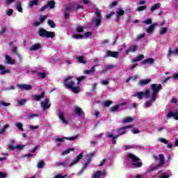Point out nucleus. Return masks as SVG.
<instances>
[{
    "label": "nucleus",
    "mask_w": 178,
    "mask_h": 178,
    "mask_svg": "<svg viewBox=\"0 0 178 178\" xmlns=\"http://www.w3.org/2000/svg\"><path fill=\"white\" fill-rule=\"evenodd\" d=\"M95 22L97 27H99V26H101V23H102L101 18H96Z\"/></svg>",
    "instance_id": "38"
},
{
    "label": "nucleus",
    "mask_w": 178,
    "mask_h": 178,
    "mask_svg": "<svg viewBox=\"0 0 178 178\" xmlns=\"http://www.w3.org/2000/svg\"><path fill=\"white\" fill-rule=\"evenodd\" d=\"M82 159H83V153H81L76 156L75 160L70 164V166H73L74 165H76V163H77V162H79Z\"/></svg>",
    "instance_id": "18"
},
{
    "label": "nucleus",
    "mask_w": 178,
    "mask_h": 178,
    "mask_svg": "<svg viewBox=\"0 0 178 178\" xmlns=\"http://www.w3.org/2000/svg\"><path fill=\"white\" fill-rule=\"evenodd\" d=\"M94 155H95L94 152H91L89 154H88L86 156V158H88V159H90V161H92V156H94Z\"/></svg>",
    "instance_id": "57"
},
{
    "label": "nucleus",
    "mask_w": 178,
    "mask_h": 178,
    "mask_svg": "<svg viewBox=\"0 0 178 178\" xmlns=\"http://www.w3.org/2000/svg\"><path fill=\"white\" fill-rule=\"evenodd\" d=\"M149 83H151V79H140L139 81L138 85L139 86H145L148 84Z\"/></svg>",
    "instance_id": "23"
},
{
    "label": "nucleus",
    "mask_w": 178,
    "mask_h": 178,
    "mask_svg": "<svg viewBox=\"0 0 178 178\" xmlns=\"http://www.w3.org/2000/svg\"><path fill=\"white\" fill-rule=\"evenodd\" d=\"M127 158L129 159H131L132 161V166L135 168L136 169H138L139 168H141L143 166V162H138L140 161V159L138 156L129 153L127 154Z\"/></svg>",
    "instance_id": "3"
},
{
    "label": "nucleus",
    "mask_w": 178,
    "mask_h": 178,
    "mask_svg": "<svg viewBox=\"0 0 178 178\" xmlns=\"http://www.w3.org/2000/svg\"><path fill=\"white\" fill-rule=\"evenodd\" d=\"M161 8V3H156L152 6L150 8L151 12H154V10H156V9H159Z\"/></svg>",
    "instance_id": "32"
},
{
    "label": "nucleus",
    "mask_w": 178,
    "mask_h": 178,
    "mask_svg": "<svg viewBox=\"0 0 178 178\" xmlns=\"http://www.w3.org/2000/svg\"><path fill=\"white\" fill-rule=\"evenodd\" d=\"M59 119L61 120L63 123H65V124H69V121L67 120H65V113H60L58 115Z\"/></svg>",
    "instance_id": "22"
},
{
    "label": "nucleus",
    "mask_w": 178,
    "mask_h": 178,
    "mask_svg": "<svg viewBox=\"0 0 178 178\" xmlns=\"http://www.w3.org/2000/svg\"><path fill=\"white\" fill-rule=\"evenodd\" d=\"M113 102L111 100H107L104 102V108H108L112 105Z\"/></svg>",
    "instance_id": "36"
},
{
    "label": "nucleus",
    "mask_w": 178,
    "mask_h": 178,
    "mask_svg": "<svg viewBox=\"0 0 178 178\" xmlns=\"http://www.w3.org/2000/svg\"><path fill=\"white\" fill-rule=\"evenodd\" d=\"M172 55H178V47L174 50L172 48L168 49V52L167 54V58H170Z\"/></svg>",
    "instance_id": "10"
},
{
    "label": "nucleus",
    "mask_w": 178,
    "mask_h": 178,
    "mask_svg": "<svg viewBox=\"0 0 178 178\" xmlns=\"http://www.w3.org/2000/svg\"><path fill=\"white\" fill-rule=\"evenodd\" d=\"M155 62V59L152 58H149L146 60H144L143 61L141 62L142 65H151Z\"/></svg>",
    "instance_id": "12"
},
{
    "label": "nucleus",
    "mask_w": 178,
    "mask_h": 178,
    "mask_svg": "<svg viewBox=\"0 0 178 178\" xmlns=\"http://www.w3.org/2000/svg\"><path fill=\"white\" fill-rule=\"evenodd\" d=\"M159 166L161 168V166H163L165 164V156H163V154H161L159 155Z\"/></svg>",
    "instance_id": "19"
},
{
    "label": "nucleus",
    "mask_w": 178,
    "mask_h": 178,
    "mask_svg": "<svg viewBox=\"0 0 178 178\" xmlns=\"http://www.w3.org/2000/svg\"><path fill=\"white\" fill-rule=\"evenodd\" d=\"M0 105H2L3 106H10V103H6L3 101H0Z\"/></svg>",
    "instance_id": "56"
},
{
    "label": "nucleus",
    "mask_w": 178,
    "mask_h": 178,
    "mask_svg": "<svg viewBox=\"0 0 178 178\" xmlns=\"http://www.w3.org/2000/svg\"><path fill=\"white\" fill-rule=\"evenodd\" d=\"M16 127L20 130V131H24V129H23V124L20 122H17L15 124Z\"/></svg>",
    "instance_id": "35"
},
{
    "label": "nucleus",
    "mask_w": 178,
    "mask_h": 178,
    "mask_svg": "<svg viewBox=\"0 0 178 178\" xmlns=\"http://www.w3.org/2000/svg\"><path fill=\"white\" fill-rule=\"evenodd\" d=\"M18 88L20 90H26V91H30V90H33V86L27 85V84H18Z\"/></svg>",
    "instance_id": "8"
},
{
    "label": "nucleus",
    "mask_w": 178,
    "mask_h": 178,
    "mask_svg": "<svg viewBox=\"0 0 178 178\" xmlns=\"http://www.w3.org/2000/svg\"><path fill=\"white\" fill-rule=\"evenodd\" d=\"M72 79H73L72 76H67V78H65L63 81L64 86L65 87H67L70 90H72L74 94H79V92H80V87L79 86L74 87V81L72 80Z\"/></svg>",
    "instance_id": "1"
},
{
    "label": "nucleus",
    "mask_w": 178,
    "mask_h": 178,
    "mask_svg": "<svg viewBox=\"0 0 178 178\" xmlns=\"http://www.w3.org/2000/svg\"><path fill=\"white\" fill-rule=\"evenodd\" d=\"M44 97H45V92H43L40 95H35L33 96V99H35V101H41V99H42V98H44Z\"/></svg>",
    "instance_id": "20"
},
{
    "label": "nucleus",
    "mask_w": 178,
    "mask_h": 178,
    "mask_svg": "<svg viewBox=\"0 0 178 178\" xmlns=\"http://www.w3.org/2000/svg\"><path fill=\"white\" fill-rule=\"evenodd\" d=\"M137 97L138 99H141L143 97H144V92H137Z\"/></svg>",
    "instance_id": "51"
},
{
    "label": "nucleus",
    "mask_w": 178,
    "mask_h": 178,
    "mask_svg": "<svg viewBox=\"0 0 178 178\" xmlns=\"http://www.w3.org/2000/svg\"><path fill=\"white\" fill-rule=\"evenodd\" d=\"M144 97H146V98H149V90H146L144 92Z\"/></svg>",
    "instance_id": "58"
},
{
    "label": "nucleus",
    "mask_w": 178,
    "mask_h": 178,
    "mask_svg": "<svg viewBox=\"0 0 178 178\" xmlns=\"http://www.w3.org/2000/svg\"><path fill=\"white\" fill-rule=\"evenodd\" d=\"M41 49V43H36L29 48V51H38Z\"/></svg>",
    "instance_id": "15"
},
{
    "label": "nucleus",
    "mask_w": 178,
    "mask_h": 178,
    "mask_svg": "<svg viewBox=\"0 0 178 178\" xmlns=\"http://www.w3.org/2000/svg\"><path fill=\"white\" fill-rule=\"evenodd\" d=\"M90 163H91V159H88L87 162L85 163V164L83 165L81 172H83L85 169H86L87 166L89 165Z\"/></svg>",
    "instance_id": "34"
},
{
    "label": "nucleus",
    "mask_w": 178,
    "mask_h": 178,
    "mask_svg": "<svg viewBox=\"0 0 178 178\" xmlns=\"http://www.w3.org/2000/svg\"><path fill=\"white\" fill-rule=\"evenodd\" d=\"M70 16V13H67V12L64 13V19H65V20L69 19Z\"/></svg>",
    "instance_id": "60"
},
{
    "label": "nucleus",
    "mask_w": 178,
    "mask_h": 178,
    "mask_svg": "<svg viewBox=\"0 0 178 178\" xmlns=\"http://www.w3.org/2000/svg\"><path fill=\"white\" fill-rule=\"evenodd\" d=\"M167 118H174L175 120H178V113H173L172 111H170L167 114Z\"/></svg>",
    "instance_id": "16"
},
{
    "label": "nucleus",
    "mask_w": 178,
    "mask_h": 178,
    "mask_svg": "<svg viewBox=\"0 0 178 178\" xmlns=\"http://www.w3.org/2000/svg\"><path fill=\"white\" fill-rule=\"evenodd\" d=\"M77 137H79L77 135L72 136L71 138L69 137H64V138H56V141L57 143H63L65 141V140H68L69 141H74V140H76V138H77Z\"/></svg>",
    "instance_id": "7"
},
{
    "label": "nucleus",
    "mask_w": 178,
    "mask_h": 178,
    "mask_svg": "<svg viewBox=\"0 0 178 178\" xmlns=\"http://www.w3.org/2000/svg\"><path fill=\"white\" fill-rule=\"evenodd\" d=\"M6 14L8 15V16H12L13 15V9H8L6 10Z\"/></svg>",
    "instance_id": "54"
},
{
    "label": "nucleus",
    "mask_w": 178,
    "mask_h": 178,
    "mask_svg": "<svg viewBox=\"0 0 178 178\" xmlns=\"http://www.w3.org/2000/svg\"><path fill=\"white\" fill-rule=\"evenodd\" d=\"M119 108H120V104H117L115 106H112L110 109V112H118L119 111Z\"/></svg>",
    "instance_id": "28"
},
{
    "label": "nucleus",
    "mask_w": 178,
    "mask_h": 178,
    "mask_svg": "<svg viewBox=\"0 0 178 178\" xmlns=\"http://www.w3.org/2000/svg\"><path fill=\"white\" fill-rule=\"evenodd\" d=\"M44 166H45V163L44 162V161H40L38 163V168L39 169H42Z\"/></svg>",
    "instance_id": "41"
},
{
    "label": "nucleus",
    "mask_w": 178,
    "mask_h": 178,
    "mask_svg": "<svg viewBox=\"0 0 178 178\" xmlns=\"http://www.w3.org/2000/svg\"><path fill=\"white\" fill-rule=\"evenodd\" d=\"M47 24L51 29H55V27H56V24H55V22L51 19H48Z\"/></svg>",
    "instance_id": "30"
},
{
    "label": "nucleus",
    "mask_w": 178,
    "mask_h": 178,
    "mask_svg": "<svg viewBox=\"0 0 178 178\" xmlns=\"http://www.w3.org/2000/svg\"><path fill=\"white\" fill-rule=\"evenodd\" d=\"M55 4H56L55 1L51 0V1H48L47 4H46V5H47V8H50V9H54V8H55Z\"/></svg>",
    "instance_id": "25"
},
{
    "label": "nucleus",
    "mask_w": 178,
    "mask_h": 178,
    "mask_svg": "<svg viewBox=\"0 0 178 178\" xmlns=\"http://www.w3.org/2000/svg\"><path fill=\"white\" fill-rule=\"evenodd\" d=\"M8 127H9V124H6L3 126V127L0 129V134H3V133H5V130H6V129H8Z\"/></svg>",
    "instance_id": "44"
},
{
    "label": "nucleus",
    "mask_w": 178,
    "mask_h": 178,
    "mask_svg": "<svg viewBox=\"0 0 178 178\" xmlns=\"http://www.w3.org/2000/svg\"><path fill=\"white\" fill-rule=\"evenodd\" d=\"M144 59V55L140 54L136 58L132 59V62H140V60H143Z\"/></svg>",
    "instance_id": "27"
},
{
    "label": "nucleus",
    "mask_w": 178,
    "mask_h": 178,
    "mask_svg": "<svg viewBox=\"0 0 178 178\" xmlns=\"http://www.w3.org/2000/svg\"><path fill=\"white\" fill-rule=\"evenodd\" d=\"M76 31L77 33H84V29L82 26H77Z\"/></svg>",
    "instance_id": "53"
},
{
    "label": "nucleus",
    "mask_w": 178,
    "mask_h": 178,
    "mask_svg": "<svg viewBox=\"0 0 178 178\" xmlns=\"http://www.w3.org/2000/svg\"><path fill=\"white\" fill-rule=\"evenodd\" d=\"M144 23L145 24H152V19H146Z\"/></svg>",
    "instance_id": "62"
},
{
    "label": "nucleus",
    "mask_w": 178,
    "mask_h": 178,
    "mask_svg": "<svg viewBox=\"0 0 178 178\" xmlns=\"http://www.w3.org/2000/svg\"><path fill=\"white\" fill-rule=\"evenodd\" d=\"M156 26V24H152V25H150L147 29L146 31L147 33H152V31H154V29H155V26Z\"/></svg>",
    "instance_id": "26"
},
{
    "label": "nucleus",
    "mask_w": 178,
    "mask_h": 178,
    "mask_svg": "<svg viewBox=\"0 0 178 178\" xmlns=\"http://www.w3.org/2000/svg\"><path fill=\"white\" fill-rule=\"evenodd\" d=\"M168 31V28H161L160 29V35H163V34H166V32Z\"/></svg>",
    "instance_id": "42"
},
{
    "label": "nucleus",
    "mask_w": 178,
    "mask_h": 178,
    "mask_svg": "<svg viewBox=\"0 0 178 178\" xmlns=\"http://www.w3.org/2000/svg\"><path fill=\"white\" fill-rule=\"evenodd\" d=\"M123 15H124V10H123L122 8H119L118 11L117 12V16L122 17Z\"/></svg>",
    "instance_id": "39"
},
{
    "label": "nucleus",
    "mask_w": 178,
    "mask_h": 178,
    "mask_svg": "<svg viewBox=\"0 0 178 178\" xmlns=\"http://www.w3.org/2000/svg\"><path fill=\"white\" fill-rule=\"evenodd\" d=\"M101 175H102V171L97 170L93 175L92 176V178H99L101 177Z\"/></svg>",
    "instance_id": "31"
},
{
    "label": "nucleus",
    "mask_w": 178,
    "mask_h": 178,
    "mask_svg": "<svg viewBox=\"0 0 178 178\" xmlns=\"http://www.w3.org/2000/svg\"><path fill=\"white\" fill-rule=\"evenodd\" d=\"M38 34L42 38H55V32L48 31L44 28H40L38 32Z\"/></svg>",
    "instance_id": "4"
},
{
    "label": "nucleus",
    "mask_w": 178,
    "mask_h": 178,
    "mask_svg": "<svg viewBox=\"0 0 178 178\" xmlns=\"http://www.w3.org/2000/svg\"><path fill=\"white\" fill-rule=\"evenodd\" d=\"M41 108L42 111H47V109H49L51 108V104H49V99L47 98L44 102H41L40 103Z\"/></svg>",
    "instance_id": "5"
},
{
    "label": "nucleus",
    "mask_w": 178,
    "mask_h": 178,
    "mask_svg": "<svg viewBox=\"0 0 178 178\" xmlns=\"http://www.w3.org/2000/svg\"><path fill=\"white\" fill-rule=\"evenodd\" d=\"M145 9H147V5L141 6L138 7L136 9V10H137V12H143V10H145Z\"/></svg>",
    "instance_id": "45"
},
{
    "label": "nucleus",
    "mask_w": 178,
    "mask_h": 178,
    "mask_svg": "<svg viewBox=\"0 0 178 178\" xmlns=\"http://www.w3.org/2000/svg\"><path fill=\"white\" fill-rule=\"evenodd\" d=\"M6 58V63L7 65H15L16 63V60H13L12 57H10V56L6 54L5 56Z\"/></svg>",
    "instance_id": "9"
},
{
    "label": "nucleus",
    "mask_w": 178,
    "mask_h": 178,
    "mask_svg": "<svg viewBox=\"0 0 178 178\" xmlns=\"http://www.w3.org/2000/svg\"><path fill=\"white\" fill-rule=\"evenodd\" d=\"M137 51V45L129 47L125 51V55H129L130 52H136Z\"/></svg>",
    "instance_id": "14"
},
{
    "label": "nucleus",
    "mask_w": 178,
    "mask_h": 178,
    "mask_svg": "<svg viewBox=\"0 0 178 178\" xmlns=\"http://www.w3.org/2000/svg\"><path fill=\"white\" fill-rule=\"evenodd\" d=\"M73 38H75V40H83V38H84V36L81 34H76L74 35Z\"/></svg>",
    "instance_id": "43"
},
{
    "label": "nucleus",
    "mask_w": 178,
    "mask_h": 178,
    "mask_svg": "<svg viewBox=\"0 0 178 178\" xmlns=\"http://www.w3.org/2000/svg\"><path fill=\"white\" fill-rule=\"evenodd\" d=\"M24 104H26V99H22L18 101V104L20 106H23V105H24Z\"/></svg>",
    "instance_id": "52"
},
{
    "label": "nucleus",
    "mask_w": 178,
    "mask_h": 178,
    "mask_svg": "<svg viewBox=\"0 0 178 178\" xmlns=\"http://www.w3.org/2000/svg\"><path fill=\"white\" fill-rule=\"evenodd\" d=\"M106 56H110L111 58H119V52L118 51H112L111 50H108L106 51Z\"/></svg>",
    "instance_id": "11"
},
{
    "label": "nucleus",
    "mask_w": 178,
    "mask_h": 178,
    "mask_svg": "<svg viewBox=\"0 0 178 178\" xmlns=\"http://www.w3.org/2000/svg\"><path fill=\"white\" fill-rule=\"evenodd\" d=\"M8 29H6V26H2L0 29V35H3L5 33H6V31Z\"/></svg>",
    "instance_id": "40"
},
{
    "label": "nucleus",
    "mask_w": 178,
    "mask_h": 178,
    "mask_svg": "<svg viewBox=\"0 0 178 178\" xmlns=\"http://www.w3.org/2000/svg\"><path fill=\"white\" fill-rule=\"evenodd\" d=\"M95 15H96L97 19H101V10H99V9H96Z\"/></svg>",
    "instance_id": "50"
},
{
    "label": "nucleus",
    "mask_w": 178,
    "mask_h": 178,
    "mask_svg": "<svg viewBox=\"0 0 178 178\" xmlns=\"http://www.w3.org/2000/svg\"><path fill=\"white\" fill-rule=\"evenodd\" d=\"M134 127V125L131 124V125H127L125 127H121L119 129H116L117 133H118L119 136H123V134H126V131H122L120 132L121 130H126L127 129H131Z\"/></svg>",
    "instance_id": "6"
},
{
    "label": "nucleus",
    "mask_w": 178,
    "mask_h": 178,
    "mask_svg": "<svg viewBox=\"0 0 178 178\" xmlns=\"http://www.w3.org/2000/svg\"><path fill=\"white\" fill-rule=\"evenodd\" d=\"M6 176H8V175H6V173L0 172V178H5V177H6Z\"/></svg>",
    "instance_id": "64"
},
{
    "label": "nucleus",
    "mask_w": 178,
    "mask_h": 178,
    "mask_svg": "<svg viewBox=\"0 0 178 178\" xmlns=\"http://www.w3.org/2000/svg\"><path fill=\"white\" fill-rule=\"evenodd\" d=\"M76 59H77L79 63H83V65H86V63H87V60H84V56H76Z\"/></svg>",
    "instance_id": "24"
},
{
    "label": "nucleus",
    "mask_w": 178,
    "mask_h": 178,
    "mask_svg": "<svg viewBox=\"0 0 178 178\" xmlns=\"http://www.w3.org/2000/svg\"><path fill=\"white\" fill-rule=\"evenodd\" d=\"M150 88L152 92V97H151V101L155 102V99H156L158 97V92L161 91L162 90V85L159 84L158 86L156 83H152L150 85Z\"/></svg>",
    "instance_id": "2"
},
{
    "label": "nucleus",
    "mask_w": 178,
    "mask_h": 178,
    "mask_svg": "<svg viewBox=\"0 0 178 178\" xmlns=\"http://www.w3.org/2000/svg\"><path fill=\"white\" fill-rule=\"evenodd\" d=\"M69 162H70L69 159L66 158L65 159V161H63V163H64V168H66L67 166V165H69Z\"/></svg>",
    "instance_id": "61"
},
{
    "label": "nucleus",
    "mask_w": 178,
    "mask_h": 178,
    "mask_svg": "<svg viewBox=\"0 0 178 178\" xmlns=\"http://www.w3.org/2000/svg\"><path fill=\"white\" fill-rule=\"evenodd\" d=\"M83 80H86V76H81L79 78H77V79H76L77 84H79L80 81H83Z\"/></svg>",
    "instance_id": "49"
},
{
    "label": "nucleus",
    "mask_w": 178,
    "mask_h": 178,
    "mask_svg": "<svg viewBox=\"0 0 178 178\" xmlns=\"http://www.w3.org/2000/svg\"><path fill=\"white\" fill-rule=\"evenodd\" d=\"M90 35H92V32H86V33H85V34H84V37H85V38H89V37L90 36Z\"/></svg>",
    "instance_id": "59"
},
{
    "label": "nucleus",
    "mask_w": 178,
    "mask_h": 178,
    "mask_svg": "<svg viewBox=\"0 0 178 178\" xmlns=\"http://www.w3.org/2000/svg\"><path fill=\"white\" fill-rule=\"evenodd\" d=\"M172 80H178V73H175L172 76Z\"/></svg>",
    "instance_id": "63"
},
{
    "label": "nucleus",
    "mask_w": 178,
    "mask_h": 178,
    "mask_svg": "<svg viewBox=\"0 0 178 178\" xmlns=\"http://www.w3.org/2000/svg\"><path fill=\"white\" fill-rule=\"evenodd\" d=\"M47 15H40V18H39V21L40 23H44V22H45V20H47Z\"/></svg>",
    "instance_id": "47"
},
{
    "label": "nucleus",
    "mask_w": 178,
    "mask_h": 178,
    "mask_svg": "<svg viewBox=\"0 0 178 178\" xmlns=\"http://www.w3.org/2000/svg\"><path fill=\"white\" fill-rule=\"evenodd\" d=\"M38 74L40 79H45V77H47V73L45 72H39Z\"/></svg>",
    "instance_id": "48"
},
{
    "label": "nucleus",
    "mask_w": 178,
    "mask_h": 178,
    "mask_svg": "<svg viewBox=\"0 0 178 178\" xmlns=\"http://www.w3.org/2000/svg\"><path fill=\"white\" fill-rule=\"evenodd\" d=\"M134 120V119H133V118L127 117L122 120V122H124V123H131V122H133Z\"/></svg>",
    "instance_id": "33"
},
{
    "label": "nucleus",
    "mask_w": 178,
    "mask_h": 178,
    "mask_svg": "<svg viewBox=\"0 0 178 178\" xmlns=\"http://www.w3.org/2000/svg\"><path fill=\"white\" fill-rule=\"evenodd\" d=\"M17 10L20 12L21 13H23V8H22V2L17 1L16 5Z\"/></svg>",
    "instance_id": "29"
},
{
    "label": "nucleus",
    "mask_w": 178,
    "mask_h": 178,
    "mask_svg": "<svg viewBox=\"0 0 178 178\" xmlns=\"http://www.w3.org/2000/svg\"><path fill=\"white\" fill-rule=\"evenodd\" d=\"M74 113L77 115V116H81V115H83V110L77 106H74Z\"/></svg>",
    "instance_id": "13"
},
{
    "label": "nucleus",
    "mask_w": 178,
    "mask_h": 178,
    "mask_svg": "<svg viewBox=\"0 0 178 178\" xmlns=\"http://www.w3.org/2000/svg\"><path fill=\"white\" fill-rule=\"evenodd\" d=\"M72 151H74V148H70L68 149L64 150L63 152L62 153V155L63 156L67 155V154H70V152Z\"/></svg>",
    "instance_id": "37"
},
{
    "label": "nucleus",
    "mask_w": 178,
    "mask_h": 178,
    "mask_svg": "<svg viewBox=\"0 0 178 178\" xmlns=\"http://www.w3.org/2000/svg\"><path fill=\"white\" fill-rule=\"evenodd\" d=\"M0 74H6V73H10V70L6 69L2 65H0Z\"/></svg>",
    "instance_id": "21"
},
{
    "label": "nucleus",
    "mask_w": 178,
    "mask_h": 178,
    "mask_svg": "<svg viewBox=\"0 0 178 178\" xmlns=\"http://www.w3.org/2000/svg\"><path fill=\"white\" fill-rule=\"evenodd\" d=\"M115 67H116V65H106V69L107 72L109 70H112V69H115Z\"/></svg>",
    "instance_id": "46"
},
{
    "label": "nucleus",
    "mask_w": 178,
    "mask_h": 178,
    "mask_svg": "<svg viewBox=\"0 0 178 178\" xmlns=\"http://www.w3.org/2000/svg\"><path fill=\"white\" fill-rule=\"evenodd\" d=\"M28 6L31 9H33L34 6H38V0H32L28 3Z\"/></svg>",
    "instance_id": "17"
},
{
    "label": "nucleus",
    "mask_w": 178,
    "mask_h": 178,
    "mask_svg": "<svg viewBox=\"0 0 178 178\" xmlns=\"http://www.w3.org/2000/svg\"><path fill=\"white\" fill-rule=\"evenodd\" d=\"M12 52L14 54V55H19V53L17 52V47H15L12 49Z\"/></svg>",
    "instance_id": "55"
}]
</instances>
